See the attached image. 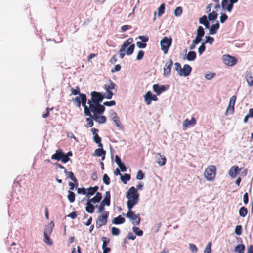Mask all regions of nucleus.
Returning a JSON list of instances; mask_svg holds the SVG:
<instances>
[{
  "mask_svg": "<svg viewBox=\"0 0 253 253\" xmlns=\"http://www.w3.org/2000/svg\"><path fill=\"white\" fill-rule=\"evenodd\" d=\"M126 196L128 199L126 202L128 210H130L139 202V194L134 186H132L127 190Z\"/></svg>",
  "mask_w": 253,
  "mask_h": 253,
  "instance_id": "nucleus-1",
  "label": "nucleus"
},
{
  "mask_svg": "<svg viewBox=\"0 0 253 253\" xmlns=\"http://www.w3.org/2000/svg\"><path fill=\"white\" fill-rule=\"evenodd\" d=\"M88 104L89 107L87 106V109L89 110V113L86 112L84 114L91 118L97 115H101L105 111V107L102 105L92 103L90 101H88Z\"/></svg>",
  "mask_w": 253,
  "mask_h": 253,
  "instance_id": "nucleus-2",
  "label": "nucleus"
},
{
  "mask_svg": "<svg viewBox=\"0 0 253 253\" xmlns=\"http://www.w3.org/2000/svg\"><path fill=\"white\" fill-rule=\"evenodd\" d=\"M216 174V167L214 165H209L205 169L204 175L207 180L209 181H212L215 179Z\"/></svg>",
  "mask_w": 253,
  "mask_h": 253,
  "instance_id": "nucleus-3",
  "label": "nucleus"
},
{
  "mask_svg": "<svg viewBox=\"0 0 253 253\" xmlns=\"http://www.w3.org/2000/svg\"><path fill=\"white\" fill-rule=\"evenodd\" d=\"M73 100L76 106L78 107H80L82 104V106L84 107V112L89 113L87 106L86 105L87 99L85 94H79V96L76 97L74 99H73Z\"/></svg>",
  "mask_w": 253,
  "mask_h": 253,
  "instance_id": "nucleus-4",
  "label": "nucleus"
},
{
  "mask_svg": "<svg viewBox=\"0 0 253 253\" xmlns=\"http://www.w3.org/2000/svg\"><path fill=\"white\" fill-rule=\"evenodd\" d=\"M172 44V38L165 37L160 41L161 49L165 54L168 52L169 48Z\"/></svg>",
  "mask_w": 253,
  "mask_h": 253,
  "instance_id": "nucleus-5",
  "label": "nucleus"
},
{
  "mask_svg": "<svg viewBox=\"0 0 253 253\" xmlns=\"http://www.w3.org/2000/svg\"><path fill=\"white\" fill-rule=\"evenodd\" d=\"M108 216L109 212L107 211H104L102 214L99 215L96 221V227L98 229L101 226L105 225L107 223Z\"/></svg>",
  "mask_w": 253,
  "mask_h": 253,
  "instance_id": "nucleus-6",
  "label": "nucleus"
},
{
  "mask_svg": "<svg viewBox=\"0 0 253 253\" xmlns=\"http://www.w3.org/2000/svg\"><path fill=\"white\" fill-rule=\"evenodd\" d=\"M239 0H221V7L223 10L230 13L232 11L233 5L237 3Z\"/></svg>",
  "mask_w": 253,
  "mask_h": 253,
  "instance_id": "nucleus-7",
  "label": "nucleus"
},
{
  "mask_svg": "<svg viewBox=\"0 0 253 253\" xmlns=\"http://www.w3.org/2000/svg\"><path fill=\"white\" fill-rule=\"evenodd\" d=\"M132 209L128 210V211L126 213V217L129 218L132 221V223L134 225H138L140 222V218L139 214H136L132 211Z\"/></svg>",
  "mask_w": 253,
  "mask_h": 253,
  "instance_id": "nucleus-8",
  "label": "nucleus"
},
{
  "mask_svg": "<svg viewBox=\"0 0 253 253\" xmlns=\"http://www.w3.org/2000/svg\"><path fill=\"white\" fill-rule=\"evenodd\" d=\"M116 84H115L111 80L108 81V84H105L104 88L106 90V94L105 96V98L108 99H110L112 98L113 93L111 91L112 89H114L115 88Z\"/></svg>",
  "mask_w": 253,
  "mask_h": 253,
  "instance_id": "nucleus-9",
  "label": "nucleus"
},
{
  "mask_svg": "<svg viewBox=\"0 0 253 253\" xmlns=\"http://www.w3.org/2000/svg\"><path fill=\"white\" fill-rule=\"evenodd\" d=\"M91 99H88V101H90L92 103L100 104L105 98V95H102L101 93L96 91H93L91 93Z\"/></svg>",
  "mask_w": 253,
  "mask_h": 253,
  "instance_id": "nucleus-10",
  "label": "nucleus"
},
{
  "mask_svg": "<svg viewBox=\"0 0 253 253\" xmlns=\"http://www.w3.org/2000/svg\"><path fill=\"white\" fill-rule=\"evenodd\" d=\"M222 60L223 63L228 66H232L237 62V60L235 57L228 54L224 55L222 56Z\"/></svg>",
  "mask_w": 253,
  "mask_h": 253,
  "instance_id": "nucleus-11",
  "label": "nucleus"
},
{
  "mask_svg": "<svg viewBox=\"0 0 253 253\" xmlns=\"http://www.w3.org/2000/svg\"><path fill=\"white\" fill-rule=\"evenodd\" d=\"M64 156V153H63L61 149H58L56 151L55 154L51 156V159L56 160L57 161L61 160V161L65 163L64 161L67 160L66 157Z\"/></svg>",
  "mask_w": 253,
  "mask_h": 253,
  "instance_id": "nucleus-12",
  "label": "nucleus"
},
{
  "mask_svg": "<svg viewBox=\"0 0 253 253\" xmlns=\"http://www.w3.org/2000/svg\"><path fill=\"white\" fill-rule=\"evenodd\" d=\"M236 100V96L235 95L232 96L229 102L228 106L226 109L225 115L233 114L234 112V105Z\"/></svg>",
  "mask_w": 253,
  "mask_h": 253,
  "instance_id": "nucleus-13",
  "label": "nucleus"
},
{
  "mask_svg": "<svg viewBox=\"0 0 253 253\" xmlns=\"http://www.w3.org/2000/svg\"><path fill=\"white\" fill-rule=\"evenodd\" d=\"M173 65V61L171 59L166 63L165 66L163 68L164 73L163 75L165 77H168L170 75L171 73V69Z\"/></svg>",
  "mask_w": 253,
  "mask_h": 253,
  "instance_id": "nucleus-14",
  "label": "nucleus"
},
{
  "mask_svg": "<svg viewBox=\"0 0 253 253\" xmlns=\"http://www.w3.org/2000/svg\"><path fill=\"white\" fill-rule=\"evenodd\" d=\"M91 132L93 135V140L94 141L98 144L99 148L103 147V144L101 143V138L99 136L97 133L99 131L98 129L95 128H92L91 129Z\"/></svg>",
  "mask_w": 253,
  "mask_h": 253,
  "instance_id": "nucleus-15",
  "label": "nucleus"
},
{
  "mask_svg": "<svg viewBox=\"0 0 253 253\" xmlns=\"http://www.w3.org/2000/svg\"><path fill=\"white\" fill-rule=\"evenodd\" d=\"M241 168H239L237 166H232L228 172L229 175L234 178L236 177L237 173L240 171Z\"/></svg>",
  "mask_w": 253,
  "mask_h": 253,
  "instance_id": "nucleus-16",
  "label": "nucleus"
},
{
  "mask_svg": "<svg viewBox=\"0 0 253 253\" xmlns=\"http://www.w3.org/2000/svg\"><path fill=\"white\" fill-rule=\"evenodd\" d=\"M153 89L157 95H159L164 92L166 90V88L165 85L160 86L158 84H156L153 85Z\"/></svg>",
  "mask_w": 253,
  "mask_h": 253,
  "instance_id": "nucleus-17",
  "label": "nucleus"
},
{
  "mask_svg": "<svg viewBox=\"0 0 253 253\" xmlns=\"http://www.w3.org/2000/svg\"><path fill=\"white\" fill-rule=\"evenodd\" d=\"M196 124V119L194 117H192L191 120H189L188 119H186L183 122V126L184 127V129H186L190 126H194Z\"/></svg>",
  "mask_w": 253,
  "mask_h": 253,
  "instance_id": "nucleus-18",
  "label": "nucleus"
},
{
  "mask_svg": "<svg viewBox=\"0 0 253 253\" xmlns=\"http://www.w3.org/2000/svg\"><path fill=\"white\" fill-rule=\"evenodd\" d=\"M192 70L191 66L188 64H185L182 69L181 76H187L190 75Z\"/></svg>",
  "mask_w": 253,
  "mask_h": 253,
  "instance_id": "nucleus-19",
  "label": "nucleus"
},
{
  "mask_svg": "<svg viewBox=\"0 0 253 253\" xmlns=\"http://www.w3.org/2000/svg\"><path fill=\"white\" fill-rule=\"evenodd\" d=\"M157 163L160 166H162L165 165L166 163V158L164 155H161L160 153L157 154Z\"/></svg>",
  "mask_w": 253,
  "mask_h": 253,
  "instance_id": "nucleus-20",
  "label": "nucleus"
},
{
  "mask_svg": "<svg viewBox=\"0 0 253 253\" xmlns=\"http://www.w3.org/2000/svg\"><path fill=\"white\" fill-rule=\"evenodd\" d=\"M54 224L53 222H51L45 228L44 235H50L52 233Z\"/></svg>",
  "mask_w": 253,
  "mask_h": 253,
  "instance_id": "nucleus-21",
  "label": "nucleus"
},
{
  "mask_svg": "<svg viewBox=\"0 0 253 253\" xmlns=\"http://www.w3.org/2000/svg\"><path fill=\"white\" fill-rule=\"evenodd\" d=\"M111 117L113 121L115 123L116 125L119 127L122 126V124L120 121L119 118L117 116V114L116 112H113L111 114Z\"/></svg>",
  "mask_w": 253,
  "mask_h": 253,
  "instance_id": "nucleus-22",
  "label": "nucleus"
},
{
  "mask_svg": "<svg viewBox=\"0 0 253 253\" xmlns=\"http://www.w3.org/2000/svg\"><path fill=\"white\" fill-rule=\"evenodd\" d=\"M110 198L111 196L110 191H106L105 193V198L101 203L104 205L109 206L110 205Z\"/></svg>",
  "mask_w": 253,
  "mask_h": 253,
  "instance_id": "nucleus-23",
  "label": "nucleus"
},
{
  "mask_svg": "<svg viewBox=\"0 0 253 253\" xmlns=\"http://www.w3.org/2000/svg\"><path fill=\"white\" fill-rule=\"evenodd\" d=\"M64 172L68 178H70L71 180L75 183V184H78V180L74 176V174L72 171H67V169H65Z\"/></svg>",
  "mask_w": 253,
  "mask_h": 253,
  "instance_id": "nucleus-24",
  "label": "nucleus"
},
{
  "mask_svg": "<svg viewBox=\"0 0 253 253\" xmlns=\"http://www.w3.org/2000/svg\"><path fill=\"white\" fill-rule=\"evenodd\" d=\"M219 26L220 25L218 21L215 24L212 25L209 30L210 34L211 35L216 34Z\"/></svg>",
  "mask_w": 253,
  "mask_h": 253,
  "instance_id": "nucleus-25",
  "label": "nucleus"
},
{
  "mask_svg": "<svg viewBox=\"0 0 253 253\" xmlns=\"http://www.w3.org/2000/svg\"><path fill=\"white\" fill-rule=\"evenodd\" d=\"M100 115H97L95 116H93V118L95 121L98 122L100 124L105 123L106 121V118L104 116H100Z\"/></svg>",
  "mask_w": 253,
  "mask_h": 253,
  "instance_id": "nucleus-26",
  "label": "nucleus"
},
{
  "mask_svg": "<svg viewBox=\"0 0 253 253\" xmlns=\"http://www.w3.org/2000/svg\"><path fill=\"white\" fill-rule=\"evenodd\" d=\"M92 202H90L89 200L88 199L86 203V206L85 207L86 211L89 213H93L94 210V206L92 205Z\"/></svg>",
  "mask_w": 253,
  "mask_h": 253,
  "instance_id": "nucleus-27",
  "label": "nucleus"
},
{
  "mask_svg": "<svg viewBox=\"0 0 253 253\" xmlns=\"http://www.w3.org/2000/svg\"><path fill=\"white\" fill-rule=\"evenodd\" d=\"M102 199V194L99 192H96L95 196L90 199H89L90 202H92V203L95 204L96 203L99 202Z\"/></svg>",
  "mask_w": 253,
  "mask_h": 253,
  "instance_id": "nucleus-28",
  "label": "nucleus"
},
{
  "mask_svg": "<svg viewBox=\"0 0 253 253\" xmlns=\"http://www.w3.org/2000/svg\"><path fill=\"white\" fill-rule=\"evenodd\" d=\"M95 154L98 157L101 156L102 160H104L106 152L102 148L96 149L95 151Z\"/></svg>",
  "mask_w": 253,
  "mask_h": 253,
  "instance_id": "nucleus-29",
  "label": "nucleus"
},
{
  "mask_svg": "<svg viewBox=\"0 0 253 253\" xmlns=\"http://www.w3.org/2000/svg\"><path fill=\"white\" fill-rule=\"evenodd\" d=\"M125 222V218L122 217L121 215H119L118 217L115 218L112 221L113 223L115 224H121L124 223Z\"/></svg>",
  "mask_w": 253,
  "mask_h": 253,
  "instance_id": "nucleus-30",
  "label": "nucleus"
},
{
  "mask_svg": "<svg viewBox=\"0 0 253 253\" xmlns=\"http://www.w3.org/2000/svg\"><path fill=\"white\" fill-rule=\"evenodd\" d=\"M246 79L249 86L253 85V76L250 72L246 74Z\"/></svg>",
  "mask_w": 253,
  "mask_h": 253,
  "instance_id": "nucleus-31",
  "label": "nucleus"
},
{
  "mask_svg": "<svg viewBox=\"0 0 253 253\" xmlns=\"http://www.w3.org/2000/svg\"><path fill=\"white\" fill-rule=\"evenodd\" d=\"M196 58V53L195 51H189L186 56V59L188 61H194Z\"/></svg>",
  "mask_w": 253,
  "mask_h": 253,
  "instance_id": "nucleus-32",
  "label": "nucleus"
},
{
  "mask_svg": "<svg viewBox=\"0 0 253 253\" xmlns=\"http://www.w3.org/2000/svg\"><path fill=\"white\" fill-rule=\"evenodd\" d=\"M132 42L133 39L132 38H129L126 41L121 47H122L121 51H122L123 49H126V47L129 46Z\"/></svg>",
  "mask_w": 253,
  "mask_h": 253,
  "instance_id": "nucleus-33",
  "label": "nucleus"
},
{
  "mask_svg": "<svg viewBox=\"0 0 253 253\" xmlns=\"http://www.w3.org/2000/svg\"><path fill=\"white\" fill-rule=\"evenodd\" d=\"M239 213L240 216L242 217H245L248 213L247 208L245 207H242L240 208Z\"/></svg>",
  "mask_w": 253,
  "mask_h": 253,
  "instance_id": "nucleus-34",
  "label": "nucleus"
},
{
  "mask_svg": "<svg viewBox=\"0 0 253 253\" xmlns=\"http://www.w3.org/2000/svg\"><path fill=\"white\" fill-rule=\"evenodd\" d=\"M148 94L152 95L153 93L150 91H148L145 94L144 97L145 101L146 102V104L149 105L151 103V101H152L151 98L152 97L150 96V95H148Z\"/></svg>",
  "mask_w": 253,
  "mask_h": 253,
  "instance_id": "nucleus-35",
  "label": "nucleus"
},
{
  "mask_svg": "<svg viewBox=\"0 0 253 253\" xmlns=\"http://www.w3.org/2000/svg\"><path fill=\"white\" fill-rule=\"evenodd\" d=\"M218 16V14L216 11H213L212 12L209 13L208 14V19L209 21L215 20Z\"/></svg>",
  "mask_w": 253,
  "mask_h": 253,
  "instance_id": "nucleus-36",
  "label": "nucleus"
},
{
  "mask_svg": "<svg viewBox=\"0 0 253 253\" xmlns=\"http://www.w3.org/2000/svg\"><path fill=\"white\" fill-rule=\"evenodd\" d=\"M245 250V246L243 244H239L235 247V251L238 253H243Z\"/></svg>",
  "mask_w": 253,
  "mask_h": 253,
  "instance_id": "nucleus-37",
  "label": "nucleus"
},
{
  "mask_svg": "<svg viewBox=\"0 0 253 253\" xmlns=\"http://www.w3.org/2000/svg\"><path fill=\"white\" fill-rule=\"evenodd\" d=\"M121 179L122 182L126 184L127 183V181L130 179V175L129 174H125L124 176L122 175H121Z\"/></svg>",
  "mask_w": 253,
  "mask_h": 253,
  "instance_id": "nucleus-38",
  "label": "nucleus"
},
{
  "mask_svg": "<svg viewBox=\"0 0 253 253\" xmlns=\"http://www.w3.org/2000/svg\"><path fill=\"white\" fill-rule=\"evenodd\" d=\"M68 195V199L70 203H73L75 200V195L74 193L70 190H69Z\"/></svg>",
  "mask_w": 253,
  "mask_h": 253,
  "instance_id": "nucleus-39",
  "label": "nucleus"
},
{
  "mask_svg": "<svg viewBox=\"0 0 253 253\" xmlns=\"http://www.w3.org/2000/svg\"><path fill=\"white\" fill-rule=\"evenodd\" d=\"M165 4L162 3L158 8V16L161 17L165 12Z\"/></svg>",
  "mask_w": 253,
  "mask_h": 253,
  "instance_id": "nucleus-40",
  "label": "nucleus"
},
{
  "mask_svg": "<svg viewBox=\"0 0 253 253\" xmlns=\"http://www.w3.org/2000/svg\"><path fill=\"white\" fill-rule=\"evenodd\" d=\"M134 48H135V45L134 44L130 45L129 46V47L126 50V54L127 55H131L134 51Z\"/></svg>",
  "mask_w": 253,
  "mask_h": 253,
  "instance_id": "nucleus-41",
  "label": "nucleus"
},
{
  "mask_svg": "<svg viewBox=\"0 0 253 253\" xmlns=\"http://www.w3.org/2000/svg\"><path fill=\"white\" fill-rule=\"evenodd\" d=\"M205 32L204 28L202 26H199L197 30V35L203 37L204 35Z\"/></svg>",
  "mask_w": 253,
  "mask_h": 253,
  "instance_id": "nucleus-42",
  "label": "nucleus"
},
{
  "mask_svg": "<svg viewBox=\"0 0 253 253\" xmlns=\"http://www.w3.org/2000/svg\"><path fill=\"white\" fill-rule=\"evenodd\" d=\"M133 231L138 236H141L143 235V231L140 230L138 227H133L132 228Z\"/></svg>",
  "mask_w": 253,
  "mask_h": 253,
  "instance_id": "nucleus-43",
  "label": "nucleus"
},
{
  "mask_svg": "<svg viewBox=\"0 0 253 253\" xmlns=\"http://www.w3.org/2000/svg\"><path fill=\"white\" fill-rule=\"evenodd\" d=\"M174 66L175 70L177 71L178 74H179L181 76L182 68H181L180 64L178 62H176L174 64Z\"/></svg>",
  "mask_w": 253,
  "mask_h": 253,
  "instance_id": "nucleus-44",
  "label": "nucleus"
},
{
  "mask_svg": "<svg viewBox=\"0 0 253 253\" xmlns=\"http://www.w3.org/2000/svg\"><path fill=\"white\" fill-rule=\"evenodd\" d=\"M211 243L210 242L208 243V244L207 245L206 247H205L204 253H211Z\"/></svg>",
  "mask_w": 253,
  "mask_h": 253,
  "instance_id": "nucleus-45",
  "label": "nucleus"
},
{
  "mask_svg": "<svg viewBox=\"0 0 253 253\" xmlns=\"http://www.w3.org/2000/svg\"><path fill=\"white\" fill-rule=\"evenodd\" d=\"M103 181L106 185H109L110 183V178L107 174L103 175Z\"/></svg>",
  "mask_w": 253,
  "mask_h": 253,
  "instance_id": "nucleus-46",
  "label": "nucleus"
},
{
  "mask_svg": "<svg viewBox=\"0 0 253 253\" xmlns=\"http://www.w3.org/2000/svg\"><path fill=\"white\" fill-rule=\"evenodd\" d=\"M214 38L210 36L206 37V41L204 42L205 44L208 43L210 44H212L214 42Z\"/></svg>",
  "mask_w": 253,
  "mask_h": 253,
  "instance_id": "nucleus-47",
  "label": "nucleus"
},
{
  "mask_svg": "<svg viewBox=\"0 0 253 253\" xmlns=\"http://www.w3.org/2000/svg\"><path fill=\"white\" fill-rule=\"evenodd\" d=\"M182 8L181 7H177L174 10V14L176 16H179L182 13Z\"/></svg>",
  "mask_w": 253,
  "mask_h": 253,
  "instance_id": "nucleus-48",
  "label": "nucleus"
},
{
  "mask_svg": "<svg viewBox=\"0 0 253 253\" xmlns=\"http://www.w3.org/2000/svg\"><path fill=\"white\" fill-rule=\"evenodd\" d=\"M50 235H44V242L49 245H51L52 244V242L49 238Z\"/></svg>",
  "mask_w": 253,
  "mask_h": 253,
  "instance_id": "nucleus-49",
  "label": "nucleus"
},
{
  "mask_svg": "<svg viewBox=\"0 0 253 253\" xmlns=\"http://www.w3.org/2000/svg\"><path fill=\"white\" fill-rule=\"evenodd\" d=\"M95 193V192L93 190L92 187H90L87 189V193H86V197L88 199L89 198V196L93 195Z\"/></svg>",
  "mask_w": 253,
  "mask_h": 253,
  "instance_id": "nucleus-50",
  "label": "nucleus"
},
{
  "mask_svg": "<svg viewBox=\"0 0 253 253\" xmlns=\"http://www.w3.org/2000/svg\"><path fill=\"white\" fill-rule=\"evenodd\" d=\"M144 177V174L142 170H140L138 171L136 179L138 180H142Z\"/></svg>",
  "mask_w": 253,
  "mask_h": 253,
  "instance_id": "nucleus-51",
  "label": "nucleus"
},
{
  "mask_svg": "<svg viewBox=\"0 0 253 253\" xmlns=\"http://www.w3.org/2000/svg\"><path fill=\"white\" fill-rule=\"evenodd\" d=\"M71 90L72 94L74 95H76L77 94L79 95V94H81L80 93V88L78 86H77L76 87V88H75V89L73 88H72Z\"/></svg>",
  "mask_w": 253,
  "mask_h": 253,
  "instance_id": "nucleus-52",
  "label": "nucleus"
},
{
  "mask_svg": "<svg viewBox=\"0 0 253 253\" xmlns=\"http://www.w3.org/2000/svg\"><path fill=\"white\" fill-rule=\"evenodd\" d=\"M111 232H112V235H115V236L118 235L120 233V230L115 227H113L112 228Z\"/></svg>",
  "mask_w": 253,
  "mask_h": 253,
  "instance_id": "nucleus-53",
  "label": "nucleus"
},
{
  "mask_svg": "<svg viewBox=\"0 0 253 253\" xmlns=\"http://www.w3.org/2000/svg\"><path fill=\"white\" fill-rule=\"evenodd\" d=\"M235 233L237 235H240L242 234V226L237 225L235 227Z\"/></svg>",
  "mask_w": 253,
  "mask_h": 253,
  "instance_id": "nucleus-54",
  "label": "nucleus"
},
{
  "mask_svg": "<svg viewBox=\"0 0 253 253\" xmlns=\"http://www.w3.org/2000/svg\"><path fill=\"white\" fill-rule=\"evenodd\" d=\"M206 47L205 43H203L198 48V53L199 55H201L205 50Z\"/></svg>",
  "mask_w": 253,
  "mask_h": 253,
  "instance_id": "nucleus-55",
  "label": "nucleus"
},
{
  "mask_svg": "<svg viewBox=\"0 0 253 253\" xmlns=\"http://www.w3.org/2000/svg\"><path fill=\"white\" fill-rule=\"evenodd\" d=\"M227 19L228 16L225 13H222L220 17V21L221 23H223Z\"/></svg>",
  "mask_w": 253,
  "mask_h": 253,
  "instance_id": "nucleus-56",
  "label": "nucleus"
},
{
  "mask_svg": "<svg viewBox=\"0 0 253 253\" xmlns=\"http://www.w3.org/2000/svg\"><path fill=\"white\" fill-rule=\"evenodd\" d=\"M144 55V52L143 50L139 51V52L137 54V57H136V59L137 60H141L143 58Z\"/></svg>",
  "mask_w": 253,
  "mask_h": 253,
  "instance_id": "nucleus-57",
  "label": "nucleus"
},
{
  "mask_svg": "<svg viewBox=\"0 0 253 253\" xmlns=\"http://www.w3.org/2000/svg\"><path fill=\"white\" fill-rule=\"evenodd\" d=\"M86 121L87 122V125L88 127H91L93 126V121L92 119L90 118H87L86 119Z\"/></svg>",
  "mask_w": 253,
  "mask_h": 253,
  "instance_id": "nucleus-58",
  "label": "nucleus"
},
{
  "mask_svg": "<svg viewBox=\"0 0 253 253\" xmlns=\"http://www.w3.org/2000/svg\"><path fill=\"white\" fill-rule=\"evenodd\" d=\"M189 246V248H190V250L192 252L196 253V252H197L198 249H197V247L195 245L191 244V243H190Z\"/></svg>",
  "mask_w": 253,
  "mask_h": 253,
  "instance_id": "nucleus-59",
  "label": "nucleus"
},
{
  "mask_svg": "<svg viewBox=\"0 0 253 253\" xmlns=\"http://www.w3.org/2000/svg\"><path fill=\"white\" fill-rule=\"evenodd\" d=\"M208 21L207 17L206 15L203 16L199 19V23L201 24H204Z\"/></svg>",
  "mask_w": 253,
  "mask_h": 253,
  "instance_id": "nucleus-60",
  "label": "nucleus"
},
{
  "mask_svg": "<svg viewBox=\"0 0 253 253\" xmlns=\"http://www.w3.org/2000/svg\"><path fill=\"white\" fill-rule=\"evenodd\" d=\"M53 109V108H50L47 107L46 109V112L45 114H43L42 115V117L44 118H47L49 116V112H50V110H52Z\"/></svg>",
  "mask_w": 253,
  "mask_h": 253,
  "instance_id": "nucleus-61",
  "label": "nucleus"
},
{
  "mask_svg": "<svg viewBox=\"0 0 253 253\" xmlns=\"http://www.w3.org/2000/svg\"><path fill=\"white\" fill-rule=\"evenodd\" d=\"M137 46L139 48H144L146 47L147 44L145 43H143L141 42L138 41L136 43Z\"/></svg>",
  "mask_w": 253,
  "mask_h": 253,
  "instance_id": "nucleus-62",
  "label": "nucleus"
},
{
  "mask_svg": "<svg viewBox=\"0 0 253 253\" xmlns=\"http://www.w3.org/2000/svg\"><path fill=\"white\" fill-rule=\"evenodd\" d=\"M77 192L79 194H82L83 195H86V191L85 188H79L77 189Z\"/></svg>",
  "mask_w": 253,
  "mask_h": 253,
  "instance_id": "nucleus-63",
  "label": "nucleus"
},
{
  "mask_svg": "<svg viewBox=\"0 0 253 253\" xmlns=\"http://www.w3.org/2000/svg\"><path fill=\"white\" fill-rule=\"evenodd\" d=\"M215 74L214 73H210L205 74V77L207 79L211 80V79H212L215 76Z\"/></svg>",
  "mask_w": 253,
  "mask_h": 253,
  "instance_id": "nucleus-64",
  "label": "nucleus"
}]
</instances>
